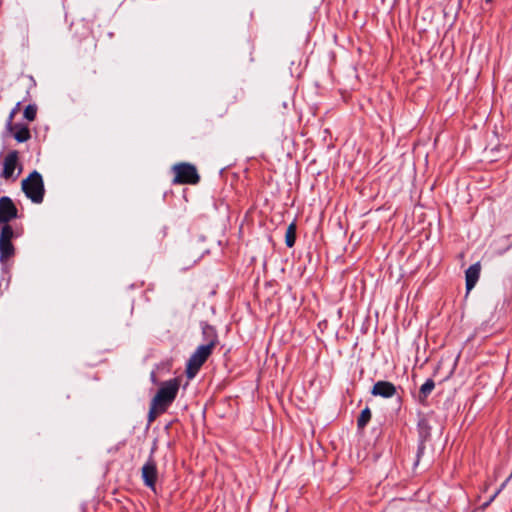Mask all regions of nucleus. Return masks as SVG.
Returning a JSON list of instances; mask_svg holds the SVG:
<instances>
[{"instance_id":"f257e3e1","label":"nucleus","mask_w":512,"mask_h":512,"mask_svg":"<svg viewBox=\"0 0 512 512\" xmlns=\"http://www.w3.org/2000/svg\"><path fill=\"white\" fill-rule=\"evenodd\" d=\"M179 387L180 381L177 378L162 382L151 402L166 412L176 399Z\"/></svg>"},{"instance_id":"f03ea898","label":"nucleus","mask_w":512,"mask_h":512,"mask_svg":"<svg viewBox=\"0 0 512 512\" xmlns=\"http://www.w3.org/2000/svg\"><path fill=\"white\" fill-rule=\"evenodd\" d=\"M174 184H197L200 181V176L196 167L190 163H178L172 167Z\"/></svg>"},{"instance_id":"7ed1b4c3","label":"nucleus","mask_w":512,"mask_h":512,"mask_svg":"<svg viewBox=\"0 0 512 512\" xmlns=\"http://www.w3.org/2000/svg\"><path fill=\"white\" fill-rule=\"evenodd\" d=\"M213 348L200 345L190 356L186 365V374L188 378H194L208 357L212 354Z\"/></svg>"},{"instance_id":"20e7f679","label":"nucleus","mask_w":512,"mask_h":512,"mask_svg":"<svg viewBox=\"0 0 512 512\" xmlns=\"http://www.w3.org/2000/svg\"><path fill=\"white\" fill-rule=\"evenodd\" d=\"M157 475L158 472L156 463L152 458H149V460L142 467V479L144 484L152 490H155Z\"/></svg>"},{"instance_id":"39448f33","label":"nucleus","mask_w":512,"mask_h":512,"mask_svg":"<svg viewBox=\"0 0 512 512\" xmlns=\"http://www.w3.org/2000/svg\"><path fill=\"white\" fill-rule=\"evenodd\" d=\"M23 192H44V184L42 176L33 171L30 175L22 181Z\"/></svg>"},{"instance_id":"423d86ee","label":"nucleus","mask_w":512,"mask_h":512,"mask_svg":"<svg viewBox=\"0 0 512 512\" xmlns=\"http://www.w3.org/2000/svg\"><path fill=\"white\" fill-rule=\"evenodd\" d=\"M396 393V386L393 383L384 380L377 381L371 389V394L373 396H379L382 398H392Z\"/></svg>"},{"instance_id":"0eeeda50","label":"nucleus","mask_w":512,"mask_h":512,"mask_svg":"<svg viewBox=\"0 0 512 512\" xmlns=\"http://www.w3.org/2000/svg\"><path fill=\"white\" fill-rule=\"evenodd\" d=\"M17 216V209L9 197L0 198V223H8Z\"/></svg>"},{"instance_id":"6e6552de","label":"nucleus","mask_w":512,"mask_h":512,"mask_svg":"<svg viewBox=\"0 0 512 512\" xmlns=\"http://www.w3.org/2000/svg\"><path fill=\"white\" fill-rule=\"evenodd\" d=\"M481 266L480 263L471 265L465 272L466 290L469 292L474 288L480 277Z\"/></svg>"},{"instance_id":"1a4fd4ad","label":"nucleus","mask_w":512,"mask_h":512,"mask_svg":"<svg viewBox=\"0 0 512 512\" xmlns=\"http://www.w3.org/2000/svg\"><path fill=\"white\" fill-rule=\"evenodd\" d=\"M17 160H18V158H17L16 152H11L5 157L4 163H3V172H2V176L4 178L8 179V178L13 177L14 171L17 166Z\"/></svg>"},{"instance_id":"9d476101","label":"nucleus","mask_w":512,"mask_h":512,"mask_svg":"<svg viewBox=\"0 0 512 512\" xmlns=\"http://www.w3.org/2000/svg\"><path fill=\"white\" fill-rule=\"evenodd\" d=\"M202 335L205 343L203 345L215 348L218 343L217 332L214 327L208 324L202 326Z\"/></svg>"},{"instance_id":"9b49d317","label":"nucleus","mask_w":512,"mask_h":512,"mask_svg":"<svg viewBox=\"0 0 512 512\" xmlns=\"http://www.w3.org/2000/svg\"><path fill=\"white\" fill-rule=\"evenodd\" d=\"M435 388V383L432 379H427L420 387L418 401L421 404L426 402L427 397L431 394Z\"/></svg>"},{"instance_id":"f8f14e48","label":"nucleus","mask_w":512,"mask_h":512,"mask_svg":"<svg viewBox=\"0 0 512 512\" xmlns=\"http://www.w3.org/2000/svg\"><path fill=\"white\" fill-rule=\"evenodd\" d=\"M14 254L12 242H0V262L4 263Z\"/></svg>"},{"instance_id":"ddd939ff","label":"nucleus","mask_w":512,"mask_h":512,"mask_svg":"<svg viewBox=\"0 0 512 512\" xmlns=\"http://www.w3.org/2000/svg\"><path fill=\"white\" fill-rule=\"evenodd\" d=\"M296 241V225L295 223H291L286 230L285 233V243L287 247L291 248L294 246Z\"/></svg>"},{"instance_id":"4468645a","label":"nucleus","mask_w":512,"mask_h":512,"mask_svg":"<svg viewBox=\"0 0 512 512\" xmlns=\"http://www.w3.org/2000/svg\"><path fill=\"white\" fill-rule=\"evenodd\" d=\"M371 419V411L368 407L363 409L358 417L357 426L359 429H363Z\"/></svg>"},{"instance_id":"2eb2a0df","label":"nucleus","mask_w":512,"mask_h":512,"mask_svg":"<svg viewBox=\"0 0 512 512\" xmlns=\"http://www.w3.org/2000/svg\"><path fill=\"white\" fill-rule=\"evenodd\" d=\"M14 137L18 142H26L30 139V131L26 126L17 127Z\"/></svg>"},{"instance_id":"dca6fc26","label":"nucleus","mask_w":512,"mask_h":512,"mask_svg":"<svg viewBox=\"0 0 512 512\" xmlns=\"http://www.w3.org/2000/svg\"><path fill=\"white\" fill-rule=\"evenodd\" d=\"M5 225L1 228L0 233V242H11V239L14 236L13 229L10 225L7 223H4Z\"/></svg>"},{"instance_id":"f3484780","label":"nucleus","mask_w":512,"mask_h":512,"mask_svg":"<svg viewBox=\"0 0 512 512\" xmlns=\"http://www.w3.org/2000/svg\"><path fill=\"white\" fill-rule=\"evenodd\" d=\"M165 411L161 410L158 406H155L153 402L150 403L149 413H148V421L152 423L157 416L163 414Z\"/></svg>"},{"instance_id":"a211bd4d","label":"nucleus","mask_w":512,"mask_h":512,"mask_svg":"<svg viewBox=\"0 0 512 512\" xmlns=\"http://www.w3.org/2000/svg\"><path fill=\"white\" fill-rule=\"evenodd\" d=\"M37 108L34 105H28L24 110V117L29 120L33 121L36 117Z\"/></svg>"},{"instance_id":"6ab92c4d","label":"nucleus","mask_w":512,"mask_h":512,"mask_svg":"<svg viewBox=\"0 0 512 512\" xmlns=\"http://www.w3.org/2000/svg\"><path fill=\"white\" fill-rule=\"evenodd\" d=\"M512 478V475H509V477L501 484V486L495 491V493L491 496V498L489 499V501L486 503V505L490 504L496 497L497 495L506 487V485L508 484V482L511 480Z\"/></svg>"},{"instance_id":"aec40b11","label":"nucleus","mask_w":512,"mask_h":512,"mask_svg":"<svg viewBox=\"0 0 512 512\" xmlns=\"http://www.w3.org/2000/svg\"><path fill=\"white\" fill-rule=\"evenodd\" d=\"M34 203H41L43 201L44 194H26Z\"/></svg>"},{"instance_id":"412c9836","label":"nucleus","mask_w":512,"mask_h":512,"mask_svg":"<svg viewBox=\"0 0 512 512\" xmlns=\"http://www.w3.org/2000/svg\"><path fill=\"white\" fill-rule=\"evenodd\" d=\"M151 381H152L154 384H156V374H155V372H152V373H151Z\"/></svg>"},{"instance_id":"4be33fe9","label":"nucleus","mask_w":512,"mask_h":512,"mask_svg":"<svg viewBox=\"0 0 512 512\" xmlns=\"http://www.w3.org/2000/svg\"><path fill=\"white\" fill-rule=\"evenodd\" d=\"M429 189H430V190H433V189H435V186H434V185H431V186L429 187Z\"/></svg>"},{"instance_id":"5701e85b","label":"nucleus","mask_w":512,"mask_h":512,"mask_svg":"<svg viewBox=\"0 0 512 512\" xmlns=\"http://www.w3.org/2000/svg\"><path fill=\"white\" fill-rule=\"evenodd\" d=\"M487 3L491 2L492 0H485Z\"/></svg>"}]
</instances>
